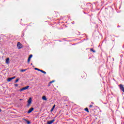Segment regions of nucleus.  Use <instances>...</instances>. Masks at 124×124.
<instances>
[{
    "label": "nucleus",
    "mask_w": 124,
    "mask_h": 124,
    "mask_svg": "<svg viewBox=\"0 0 124 124\" xmlns=\"http://www.w3.org/2000/svg\"><path fill=\"white\" fill-rule=\"evenodd\" d=\"M17 48L18 49H21V48H23V45L21 44V43L18 42L17 43Z\"/></svg>",
    "instance_id": "obj_1"
},
{
    "label": "nucleus",
    "mask_w": 124,
    "mask_h": 124,
    "mask_svg": "<svg viewBox=\"0 0 124 124\" xmlns=\"http://www.w3.org/2000/svg\"><path fill=\"white\" fill-rule=\"evenodd\" d=\"M29 88H30L29 86H27L25 87H24L20 90V92H22V91H25V90H28V89H29Z\"/></svg>",
    "instance_id": "obj_2"
},
{
    "label": "nucleus",
    "mask_w": 124,
    "mask_h": 124,
    "mask_svg": "<svg viewBox=\"0 0 124 124\" xmlns=\"http://www.w3.org/2000/svg\"><path fill=\"white\" fill-rule=\"evenodd\" d=\"M32 111H33V108H31L28 111V114H30V113H31V112H32Z\"/></svg>",
    "instance_id": "obj_3"
},
{
    "label": "nucleus",
    "mask_w": 124,
    "mask_h": 124,
    "mask_svg": "<svg viewBox=\"0 0 124 124\" xmlns=\"http://www.w3.org/2000/svg\"><path fill=\"white\" fill-rule=\"evenodd\" d=\"M54 122H55V120H52L51 121H48L47 124H53V123H54Z\"/></svg>",
    "instance_id": "obj_4"
},
{
    "label": "nucleus",
    "mask_w": 124,
    "mask_h": 124,
    "mask_svg": "<svg viewBox=\"0 0 124 124\" xmlns=\"http://www.w3.org/2000/svg\"><path fill=\"white\" fill-rule=\"evenodd\" d=\"M42 99H43V100H45V101H46L47 98H46V96L44 95L42 96Z\"/></svg>",
    "instance_id": "obj_5"
},
{
    "label": "nucleus",
    "mask_w": 124,
    "mask_h": 124,
    "mask_svg": "<svg viewBox=\"0 0 124 124\" xmlns=\"http://www.w3.org/2000/svg\"><path fill=\"white\" fill-rule=\"evenodd\" d=\"M31 100H32L31 98H30L28 100V102L29 105H30V104H31Z\"/></svg>",
    "instance_id": "obj_6"
},
{
    "label": "nucleus",
    "mask_w": 124,
    "mask_h": 124,
    "mask_svg": "<svg viewBox=\"0 0 124 124\" xmlns=\"http://www.w3.org/2000/svg\"><path fill=\"white\" fill-rule=\"evenodd\" d=\"M6 63L7 64H8L9 63V58H7L6 59Z\"/></svg>",
    "instance_id": "obj_7"
},
{
    "label": "nucleus",
    "mask_w": 124,
    "mask_h": 124,
    "mask_svg": "<svg viewBox=\"0 0 124 124\" xmlns=\"http://www.w3.org/2000/svg\"><path fill=\"white\" fill-rule=\"evenodd\" d=\"M55 107H56V105H54L53 106V107H52V108H51V112L53 111H54V109H55Z\"/></svg>",
    "instance_id": "obj_8"
},
{
    "label": "nucleus",
    "mask_w": 124,
    "mask_h": 124,
    "mask_svg": "<svg viewBox=\"0 0 124 124\" xmlns=\"http://www.w3.org/2000/svg\"><path fill=\"white\" fill-rule=\"evenodd\" d=\"M11 80H12V78H9L7 79V81L8 82H10L11 81Z\"/></svg>",
    "instance_id": "obj_9"
},
{
    "label": "nucleus",
    "mask_w": 124,
    "mask_h": 124,
    "mask_svg": "<svg viewBox=\"0 0 124 124\" xmlns=\"http://www.w3.org/2000/svg\"><path fill=\"white\" fill-rule=\"evenodd\" d=\"M40 71L41 72H42V73H44V74H46V72H45V71H43L42 70H40Z\"/></svg>",
    "instance_id": "obj_10"
},
{
    "label": "nucleus",
    "mask_w": 124,
    "mask_h": 124,
    "mask_svg": "<svg viewBox=\"0 0 124 124\" xmlns=\"http://www.w3.org/2000/svg\"><path fill=\"white\" fill-rule=\"evenodd\" d=\"M85 110L89 113V109L88 108H85Z\"/></svg>",
    "instance_id": "obj_11"
},
{
    "label": "nucleus",
    "mask_w": 124,
    "mask_h": 124,
    "mask_svg": "<svg viewBox=\"0 0 124 124\" xmlns=\"http://www.w3.org/2000/svg\"><path fill=\"white\" fill-rule=\"evenodd\" d=\"M26 70H27L26 69L21 70L20 71H21V72H25V71H26Z\"/></svg>",
    "instance_id": "obj_12"
},
{
    "label": "nucleus",
    "mask_w": 124,
    "mask_h": 124,
    "mask_svg": "<svg viewBox=\"0 0 124 124\" xmlns=\"http://www.w3.org/2000/svg\"><path fill=\"white\" fill-rule=\"evenodd\" d=\"M35 70H38V71H40V70H40V69H38V68H35Z\"/></svg>",
    "instance_id": "obj_13"
},
{
    "label": "nucleus",
    "mask_w": 124,
    "mask_h": 124,
    "mask_svg": "<svg viewBox=\"0 0 124 124\" xmlns=\"http://www.w3.org/2000/svg\"><path fill=\"white\" fill-rule=\"evenodd\" d=\"M31 58H32V55H30L29 58V59H31Z\"/></svg>",
    "instance_id": "obj_14"
},
{
    "label": "nucleus",
    "mask_w": 124,
    "mask_h": 124,
    "mask_svg": "<svg viewBox=\"0 0 124 124\" xmlns=\"http://www.w3.org/2000/svg\"><path fill=\"white\" fill-rule=\"evenodd\" d=\"M55 82V80H52L49 82V84H52V83H54Z\"/></svg>",
    "instance_id": "obj_15"
},
{
    "label": "nucleus",
    "mask_w": 124,
    "mask_h": 124,
    "mask_svg": "<svg viewBox=\"0 0 124 124\" xmlns=\"http://www.w3.org/2000/svg\"><path fill=\"white\" fill-rule=\"evenodd\" d=\"M19 81V78L16 79V80L15 81V83H17Z\"/></svg>",
    "instance_id": "obj_16"
},
{
    "label": "nucleus",
    "mask_w": 124,
    "mask_h": 124,
    "mask_svg": "<svg viewBox=\"0 0 124 124\" xmlns=\"http://www.w3.org/2000/svg\"><path fill=\"white\" fill-rule=\"evenodd\" d=\"M28 62H31V58H28Z\"/></svg>",
    "instance_id": "obj_17"
},
{
    "label": "nucleus",
    "mask_w": 124,
    "mask_h": 124,
    "mask_svg": "<svg viewBox=\"0 0 124 124\" xmlns=\"http://www.w3.org/2000/svg\"><path fill=\"white\" fill-rule=\"evenodd\" d=\"M16 78V77H13L12 78V80H13V79H15Z\"/></svg>",
    "instance_id": "obj_18"
},
{
    "label": "nucleus",
    "mask_w": 124,
    "mask_h": 124,
    "mask_svg": "<svg viewBox=\"0 0 124 124\" xmlns=\"http://www.w3.org/2000/svg\"><path fill=\"white\" fill-rule=\"evenodd\" d=\"M15 86L16 87H18V84H15Z\"/></svg>",
    "instance_id": "obj_19"
},
{
    "label": "nucleus",
    "mask_w": 124,
    "mask_h": 124,
    "mask_svg": "<svg viewBox=\"0 0 124 124\" xmlns=\"http://www.w3.org/2000/svg\"><path fill=\"white\" fill-rule=\"evenodd\" d=\"M91 51H92L93 52H94L95 51L93 50V49L92 48L91 49Z\"/></svg>",
    "instance_id": "obj_20"
},
{
    "label": "nucleus",
    "mask_w": 124,
    "mask_h": 124,
    "mask_svg": "<svg viewBox=\"0 0 124 124\" xmlns=\"http://www.w3.org/2000/svg\"><path fill=\"white\" fill-rule=\"evenodd\" d=\"M89 107H90V108H92V107H93V105H90V106H89Z\"/></svg>",
    "instance_id": "obj_21"
},
{
    "label": "nucleus",
    "mask_w": 124,
    "mask_h": 124,
    "mask_svg": "<svg viewBox=\"0 0 124 124\" xmlns=\"http://www.w3.org/2000/svg\"><path fill=\"white\" fill-rule=\"evenodd\" d=\"M30 123V121H27V124H29Z\"/></svg>",
    "instance_id": "obj_22"
},
{
    "label": "nucleus",
    "mask_w": 124,
    "mask_h": 124,
    "mask_svg": "<svg viewBox=\"0 0 124 124\" xmlns=\"http://www.w3.org/2000/svg\"><path fill=\"white\" fill-rule=\"evenodd\" d=\"M1 110L0 109V112H1Z\"/></svg>",
    "instance_id": "obj_23"
},
{
    "label": "nucleus",
    "mask_w": 124,
    "mask_h": 124,
    "mask_svg": "<svg viewBox=\"0 0 124 124\" xmlns=\"http://www.w3.org/2000/svg\"><path fill=\"white\" fill-rule=\"evenodd\" d=\"M31 65H32V63H31Z\"/></svg>",
    "instance_id": "obj_24"
},
{
    "label": "nucleus",
    "mask_w": 124,
    "mask_h": 124,
    "mask_svg": "<svg viewBox=\"0 0 124 124\" xmlns=\"http://www.w3.org/2000/svg\"><path fill=\"white\" fill-rule=\"evenodd\" d=\"M20 100H22V99H20Z\"/></svg>",
    "instance_id": "obj_25"
}]
</instances>
